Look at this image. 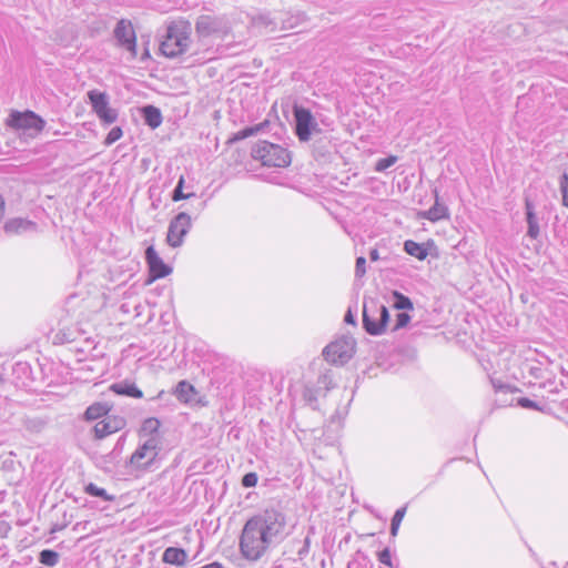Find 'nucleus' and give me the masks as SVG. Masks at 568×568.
<instances>
[{"label":"nucleus","mask_w":568,"mask_h":568,"mask_svg":"<svg viewBox=\"0 0 568 568\" xmlns=\"http://www.w3.org/2000/svg\"><path fill=\"white\" fill-rule=\"evenodd\" d=\"M286 517L278 509H265L252 516L240 536V551L251 561L262 558L266 551L285 536Z\"/></svg>","instance_id":"obj_1"},{"label":"nucleus","mask_w":568,"mask_h":568,"mask_svg":"<svg viewBox=\"0 0 568 568\" xmlns=\"http://www.w3.org/2000/svg\"><path fill=\"white\" fill-rule=\"evenodd\" d=\"M162 449V440L154 437L139 439L135 450L131 454L125 467L130 474L141 476L146 473L156 470L160 467V452Z\"/></svg>","instance_id":"obj_2"},{"label":"nucleus","mask_w":568,"mask_h":568,"mask_svg":"<svg viewBox=\"0 0 568 568\" xmlns=\"http://www.w3.org/2000/svg\"><path fill=\"white\" fill-rule=\"evenodd\" d=\"M191 27L189 22H172L168 26L160 43V52L166 58L183 54L191 43Z\"/></svg>","instance_id":"obj_3"},{"label":"nucleus","mask_w":568,"mask_h":568,"mask_svg":"<svg viewBox=\"0 0 568 568\" xmlns=\"http://www.w3.org/2000/svg\"><path fill=\"white\" fill-rule=\"evenodd\" d=\"M251 155L254 161L270 168H286L292 162L291 152L286 148L265 140L253 145Z\"/></svg>","instance_id":"obj_4"},{"label":"nucleus","mask_w":568,"mask_h":568,"mask_svg":"<svg viewBox=\"0 0 568 568\" xmlns=\"http://www.w3.org/2000/svg\"><path fill=\"white\" fill-rule=\"evenodd\" d=\"M389 320V313L386 306L372 302L363 307V327L369 335H381L385 332Z\"/></svg>","instance_id":"obj_5"},{"label":"nucleus","mask_w":568,"mask_h":568,"mask_svg":"<svg viewBox=\"0 0 568 568\" xmlns=\"http://www.w3.org/2000/svg\"><path fill=\"white\" fill-rule=\"evenodd\" d=\"M92 111L103 125H110L118 120V111L110 106V98L105 92L90 90L87 93Z\"/></svg>","instance_id":"obj_6"},{"label":"nucleus","mask_w":568,"mask_h":568,"mask_svg":"<svg viewBox=\"0 0 568 568\" xmlns=\"http://www.w3.org/2000/svg\"><path fill=\"white\" fill-rule=\"evenodd\" d=\"M293 115L295 122V134L301 142L311 140L313 133H320L321 129L312 112L300 105H294Z\"/></svg>","instance_id":"obj_7"},{"label":"nucleus","mask_w":568,"mask_h":568,"mask_svg":"<svg viewBox=\"0 0 568 568\" xmlns=\"http://www.w3.org/2000/svg\"><path fill=\"white\" fill-rule=\"evenodd\" d=\"M230 30V22L224 17L200 16L195 23V31L200 38L214 36L222 39Z\"/></svg>","instance_id":"obj_8"},{"label":"nucleus","mask_w":568,"mask_h":568,"mask_svg":"<svg viewBox=\"0 0 568 568\" xmlns=\"http://www.w3.org/2000/svg\"><path fill=\"white\" fill-rule=\"evenodd\" d=\"M355 342L353 338L343 336L329 343L323 349L325 361L332 364H344L349 361L354 354Z\"/></svg>","instance_id":"obj_9"},{"label":"nucleus","mask_w":568,"mask_h":568,"mask_svg":"<svg viewBox=\"0 0 568 568\" xmlns=\"http://www.w3.org/2000/svg\"><path fill=\"white\" fill-rule=\"evenodd\" d=\"M192 227V220L186 212H180L175 215L168 227L166 243L171 247H180L184 243V237Z\"/></svg>","instance_id":"obj_10"},{"label":"nucleus","mask_w":568,"mask_h":568,"mask_svg":"<svg viewBox=\"0 0 568 568\" xmlns=\"http://www.w3.org/2000/svg\"><path fill=\"white\" fill-rule=\"evenodd\" d=\"M113 36L118 45L125 49L131 59H135L138 55L136 36L131 21L121 19L114 28Z\"/></svg>","instance_id":"obj_11"},{"label":"nucleus","mask_w":568,"mask_h":568,"mask_svg":"<svg viewBox=\"0 0 568 568\" xmlns=\"http://www.w3.org/2000/svg\"><path fill=\"white\" fill-rule=\"evenodd\" d=\"M125 426L126 419L123 416L111 415L98 420L91 428V433L94 439L101 440L123 429Z\"/></svg>","instance_id":"obj_12"},{"label":"nucleus","mask_w":568,"mask_h":568,"mask_svg":"<svg viewBox=\"0 0 568 568\" xmlns=\"http://www.w3.org/2000/svg\"><path fill=\"white\" fill-rule=\"evenodd\" d=\"M11 125L21 130L40 132L43 130L45 121L33 111L13 112L11 114Z\"/></svg>","instance_id":"obj_13"},{"label":"nucleus","mask_w":568,"mask_h":568,"mask_svg":"<svg viewBox=\"0 0 568 568\" xmlns=\"http://www.w3.org/2000/svg\"><path fill=\"white\" fill-rule=\"evenodd\" d=\"M145 261L149 266L150 281L165 277L171 273V267L163 262L152 245L145 250Z\"/></svg>","instance_id":"obj_14"},{"label":"nucleus","mask_w":568,"mask_h":568,"mask_svg":"<svg viewBox=\"0 0 568 568\" xmlns=\"http://www.w3.org/2000/svg\"><path fill=\"white\" fill-rule=\"evenodd\" d=\"M36 229L37 224L34 222L21 217L11 219L4 224V231L12 234L32 232Z\"/></svg>","instance_id":"obj_15"},{"label":"nucleus","mask_w":568,"mask_h":568,"mask_svg":"<svg viewBox=\"0 0 568 568\" xmlns=\"http://www.w3.org/2000/svg\"><path fill=\"white\" fill-rule=\"evenodd\" d=\"M526 209V221L528 225L527 235L534 240H536L540 234L538 219L535 214V206L532 202L528 199L525 201Z\"/></svg>","instance_id":"obj_16"},{"label":"nucleus","mask_w":568,"mask_h":568,"mask_svg":"<svg viewBox=\"0 0 568 568\" xmlns=\"http://www.w3.org/2000/svg\"><path fill=\"white\" fill-rule=\"evenodd\" d=\"M160 426L161 423L155 417H149L144 419L139 430V439L142 440L144 438L154 437L158 440H162L161 435L159 433Z\"/></svg>","instance_id":"obj_17"},{"label":"nucleus","mask_w":568,"mask_h":568,"mask_svg":"<svg viewBox=\"0 0 568 568\" xmlns=\"http://www.w3.org/2000/svg\"><path fill=\"white\" fill-rule=\"evenodd\" d=\"M141 115L144 120V123L149 125L151 129L159 128L163 121V116L160 109L151 104L144 105L141 109Z\"/></svg>","instance_id":"obj_18"},{"label":"nucleus","mask_w":568,"mask_h":568,"mask_svg":"<svg viewBox=\"0 0 568 568\" xmlns=\"http://www.w3.org/2000/svg\"><path fill=\"white\" fill-rule=\"evenodd\" d=\"M110 389L118 395H124L133 398L143 397L142 390L138 388L134 383H130L128 381L114 383L111 385Z\"/></svg>","instance_id":"obj_19"},{"label":"nucleus","mask_w":568,"mask_h":568,"mask_svg":"<svg viewBox=\"0 0 568 568\" xmlns=\"http://www.w3.org/2000/svg\"><path fill=\"white\" fill-rule=\"evenodd\" d=\"M187 559L186 551L182 548L169 547L164 550L162 560L170 565L182 566Z\"/></svg>","instance_id":"obj_20"},{"label":"nucleus","mask_w":568,"mask_h":568,"mask_svg":"<svg viewBox=\"0 0 568 568\" xmlns=\"http://www.w3.org/2000/svg\"><path fill=\"white\" fill-rule=\"evenodd\" d=\"M268 126V121H264V122H261L258 124H255V125H252V126H247V128H244L243 130H240L237 131L236 133H234L230 139H229V142L230 143H235L237 141H241V140H244L246 138H250V136H253V135H256L261 132H264L265 129Z\"/></svg>","instance_id":"obj_21"},{"label":"nucleus","mask_w":568,"mask_h":568,"mask_svg":"<svg viewBox=\"0 0 568 568\" xmlns=\"http://www.w3.org/2000/svg\"><path fill=\"white\" fill-rule=\"evenodd\" d=\"M404 251L419 261H424L428 255V251L424 244L417 243L413 240H406L404 242Z\"/></svg>","instance_id":"obj_22"},{"label":"nucleus","mask_w":568,"mask_h":568,"mask_svg":"<svg viewBox=\"0 0 568 568\" xmlns=\"http://www.w3.org/2000/svg\"><path fill=\"white\" fill-rule=\"evenodd\" d=\"M109 407L106 404L103 403H94L90 405L85 412H84V418L87 420H97L101 417L110 416L109 414Z\"/></svg>","instance_id":"obj_23"},{"label":"nucleus","mask_w":568,"mask_h":568,"mask_svg":"<svg viewBox=\"0 0 568 568\" xmlns=\"http://www.w3.org/2000/svg\"><path fill=\"white\" fill-rule=\"evenodd\" d=\"M174 394L179 400L183 403H190L193 399L195 390L190 383L186 381H181L178 383Z\"/></svg>","instance_id":"obj_24"},{"label":"nucleus","mask_w":568,"mask_h":568,"mask_svg":"<svg viewBox=\"0 0 568 568\" xmlns=\"http://www.w3.org/2000/svg\"><path fill=\"white\" fill-rule=\"evenodd\" d=\"M48 425V420L43 417L34 416V417H26L23 419L24 428L33 434L41 433Z\"/></svg>","instance_id":"obj_25"},{"label":"nucleus","mask_w":568,"mask_h":568,"mask_svg":"<svg viewBox=\"0 0 568 568\" xmlns=\"http://www.w3.org/2000/svg\"><path fill=\"white\" fill-rule=\"evenodd\" d=\"M448 216V210L445 205L439 204L436 200L435 204L427 211L426 217L430 221H438Z\"/></svg>","instance_id":"obj_26"},{"label":"nucleus","mask_w":568,"mask_h":568,"mask_svg":"<svg viewBox=\"0 0 568 568\" xmlns=\"http://www.w3.org/2000/svg\"><path fill=\"white\" fill-rule=\"evenodd\" d=\"M310 538L305 537L303 540H293L291 542L292 550L296 552L297 559L302 560L310 552Z\"/></svg>","instance_id":"obj_27"},{"label":"nucleus","mask_w":568,"mask_h":568,"mask_svg":"<svg viewBox=\"0 0 568 568\" xmlns=\"http://www.w3.org/2000/svg\"><path fill=\"white\" fill-rule=\"evenodd\" d=\"M84 491L90 496L99 497L106 501H112L114 499V497L109 495L104 488H101L93 483L88 484L84 487Z\"/></svg>","instance_id":"obj_28"},{"label":"nucleus","mask_w":568,"mask_h":568,"mask_svg":"<svg viewBox=\"0 0 568 568\" xmlns=\"http://www.w3.org/2000/svg\"><path fill=\"white\" fill-rule=\"evenodd\" d=\"M39 561L48 567H53L59 562V554L52 549H44L39 554Z\"/></svg>","instance_id":"obj_29"},{"label":"nucleus","mask_w":568,"mask_h":568,"mask_svg":"<svg viewBox=\"0 0 568 568\" xmlns=\"http://www.w3.org/2000/svg\"><path fill=\"white\" fill-rule=\"evenodd\" d=\"M183 186H184V178L180 176V179L178 181V184H176V186L174 187V190L172 192V200L174 202H178V201H181V200H189V199H192V197H196V194L193 193V192L184 193L183 192Z\"/></svg>","instance_id":"obj_30"},{"label":"nucleus","mask_w":568,"mask_h":568,"mask_svg":"<svg viewBox=\"0 0 568 568\" xmlns=\"http://www.w3.org/2000/svg\"><path fill=\"white\" fill-rule=\"evenodd\" d=\"M393 296H394V306L397 310H412L413 308V303H412L410 298L407 297L406 295L395 291Z\"/></svg>","instance_id":"obj_31"},{"label":"nucleus","mask_w":568,"mask_h":568,"mask_svg":"<svg viewBox=\"0 0 568 568\" xmlns=\"http://www.w3.org/2000/svg\"><path fill=\"white\" fill-rule=\"evenodd\" d=\"M406 514V506L398 508L390 523V535L396 536L400 526V523Z\"/></svg>","instance_id":"obj_32"},{"label":"nucleus","mask_w":568,"mask_h":568,"mask_svg":"<svg viewBox=\"0 0 568 568\" xmlns=\"http://www.w3.org/2000/svg\"><path fill=\"white\" fill-rule=\"evenodd\" d=\"M396 161H397V158L394 155H389L387 158L379 159L376 162L375 171L383 172V171L387 170L388 168H390L392 165H394L396 163Z\"/></svg>","instance_id":"obj_33"},{"label":"nucleus","mask_w":568,"mask_h":568,"mask_svg":"<svg viewBox=\"0 0 568 568\" xmlns=\"http://www.w3.org/2000/svg\"><path fill=\"white\" fill-rule=\"evenodd\" d=\"M122 134L123 132L120 126L112 128L104 140V144L106 146L113 144L114 142L121 139Z\"/></svg>","instance_id":"obj_34"},{"label":"nucleus","mask_w":568,"mask_h":568,"mask_svg":"<svg viewBox=\"0 0 568 568\" xmlns=\"http://www.w3.org/2000/svg\"><path fill=\"white\" fill-rule=\"evenodd\" d=\"M560 191L562 194V204L568 207V170L561 176Z\"/></svg>","instance_id":"obj_35"},{"label":"nucleus","mask_w":568,"mask_h":568,"mask_svg":"<svg viewBox=\"0 0 568 568\" xmlns=\"http://www.w3.org/2000/svg\"><path fill=\"white\" fill-rule=\"evenodd\" d=\"M258 477L256 473H247L242 477V486L245 488L255 487L257 484Z\"/></svg>","instance_id":"obj_36"},{"label":"nucleus","mask_w":568,"mask_h":568,"mask_svg":"<svg viewBox=\"0 0 568 568\" xmlns=\"http://www.w3.org/2000/svg\"><path fill=\"white\" fill-rule=\"evenodd\" d=\"M378 561L388 567H393L392 555L388 548L383 549L377 554Z\"/></svg>","instance_id":"obj_37"},{"label":"nucleus","mask_w":568,"mask_h":568,"mask_svg":"<svg viewBox=\"0 0 568 568\" xmlns=\"http://www.w3.org/2000/svg\"><path fill=\"white\" fill-rule=\"evenodd\" d=\"M366 273V260L363 256L356 258L355 275L362 277Z\"/></svg>","instance_id":"obj_38"},{"label":"nucleus","mask_w":568,"mask_h":568,"mask_svg":"<svg viewBox=\"0 0 568 568\" xmlns=\"http://www.w3.org/2000/svg\"><path fill=\"white\" fill-rule=\"evenodd\" d=\"M409 321H410V316L407 313H405V312L398 313L397 317H396V324L394 326V329H399V328L405 327Z\"/></svg>","instance_id":"obj_39"},{"label":"nucleus","mask_w":568,"mask_h":568,"mask_svg":"<svg viewBox=\"0 0 568 568\" xmlns=\"http://www.w3.org/2000/svg\"><path fill=\"white\" fill-rule=\"evenodd\" d=\"M57 337H60V339L64 343H71L77 339V333L73 331H60V333L57 335Z\"/></svg>","instance_id":"obj_40"},{"label":"nucleus","mask_w":568,"mask_h":568,"mask_svg":"<svg viewBox=\"0 0 568 568\" xmlns=\"http://www.w3.org/2000/svg\"><path fill=\"white\" fill-rule=\"evenodd\" d=\"M11 531V525L6 520H0V538H7Z\"/></svg>","instance_id":"obj_41"},{"label":"nucleus","mask_w":568,"mask_h":568,"mask_svg":"<svg viewBox=\"0 0 568 568\" xmlns=\"http://www.w3.org/2000/svg\"><path fill=\"white\" fill-rule=\"evenodd\" d=\"M518 405L524 408H536V403L530 400L529 398L523 397L518 400Z\"/></svg>","instance_id":"obj_42"},{"label":"nucleus","mask_w":568,"mask_h":568,"mask_svg":"<svg viewBox=\"0 0 568 568\" xmlns=\"http://www.w3.org/2000/svg\"><path fill=\"white\" fill-rule=\"evenodd\" d=\"M126 436L125 434L121 435L119 439L115 443V446L113 448V452H121L123 449L124 443H125Z\"/></svg>","instance_id":"obj_43"},{"label":"nucleus","mask_w":568,"mask_h":568,"mask_svg":"<svg viewBox=\"0 0 568 568\" xmlns=\"http://www.w3.org/2000/svg\"><path fill=\"white\" fill-rule=\"evenodd\" d=\"M344 321L347 324H352V325H354L356 323L355 315L352 313L351 310H348L347 313L345 314Z\"/></svg>","instance_id":"obj_44"},{"label":"nucleus","mask_w":568,"mask_h":568,"mask_svg":"<svg viewBox=\"0 0 568 568\" xmlns=\"http://www.w3.org/2000/svg\"><path fill=\"white\" fill-rule=\"evenodd\" d=\"M150 58H151L150 50H149V48H148V47H145V48H144V50H143V52H142V54H141V57H140V60H141V61H146V60H149Z\"/></svg>","instance_id":"obj_45"},{"label":"nucleus","mask_w":568,"mask_h":568,"mask_svg":"<svg viewBox=\"0 0 568 568\" xmlns=\"http://www.w3.org/2000/svg\"><path fill=\"white\" fill-rule=\"evenodd\" d=\"M205 207V201H197L195 209L196 215H199Z\"/></svg>","instance_id":"obj_46"},{"label":"nucleus","mask_w":568,"mask_h":568,"mask_svg":"<svg viewBox=\"0 0 568 568\" xmlns=\"http://www.w3.org/2000/svg\"><path fill=\"white\" fill-rule=\"evenodd\" d=\"M369 258L372 261H377L379 260V253L376 248H373L371 252H369Z\"/></svg>","instance_id":"obj_47"},{"label":"nucleus","mask_w":568,"mask_h":568,"mask_svg":"<svg viewBox=\"0 0 568 568\" xmlns=\"http://www.w3.org/2000/svg\"><path fill=\"white\" fill-rule=\"evenodd\" d=\"M494 387L497 389V390H503V389H508V386H505V385H497L494 383Z\"/></svg>","instance_id":"obj_48"},{"label":"nucleus","mask_w":568,"mask_h":568,"mask_svg":"<svg viewBox=\"0 0 568 568\" xmlns=\"http://www.w3.org/2000/svg\"><path fill=\"white\" fill-rule=\"evenodd\" d=\"M4 382V378H3V375L2 373L0 372V385Z\"/></svg>","instance_id":"obj_49"}]
</instances>
